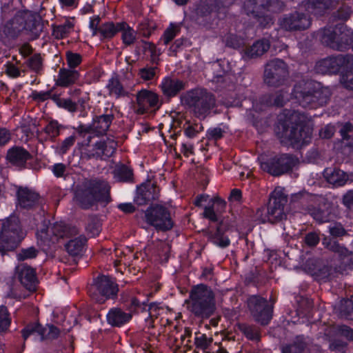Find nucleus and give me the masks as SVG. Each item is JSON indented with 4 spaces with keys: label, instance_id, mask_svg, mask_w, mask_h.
<instances>
[{
    "label": "nucleus",
    "instance_id": "30",
    "mask_svg": "<svg viewBox=\"0 0 353 353\" xmlns=\"http://www.w3.org/2000/svg\"><path fill=\"white\" fill-rule=\"evenodd\" d=\"M212 205L205 208L203 216L212 221H217L216 212H221L225 208V202L219 197H214L212 199Z\"/></svg>",
    "mask_w": 353,
    "mask_h": 353
},
{
    "label": "nucleus",
    "instance_id": "54",
    "mask_svg": "<svg viewBox=\"0 0 353 353\" xmlns=\"http://www.w3.org/2000/svg\"><path fill=\"white\" fill-rule=\"evenodd\" d=\"M37 255V250L31 247L28 249L21 250L20 253L17 254V258L20 261H23L28 259H32L36 257Z\"/></svg>",
    "mask_w": 353,
    "mask_h": 353
},
{
    "label": "nucleus",
    "instance_id": "56",
    "mask_svg": "<svg viewBox=\"0 0 353 353\" xmlns=\"http://www.w3.org/2000/svg\"><path fill=\"white\" fill-rule=\"evenodd\" d=\"M285 102V97L283 93H276L270 97V100L267 101L268 105L283 106Z\"/></svg>",
    "mask_w": 353,
    "mask_h": 353
},
{
    "label": "nucleus",
    "instance_id": "40",
    "mask_svg": "<svg viewBox=\"0 0 353 353\" xmlns=\"http://www.w3.org/2000/svg\"><path fill=\"white\" fill-rule=\"evenodd\" d=\"M52 99L59 108H64L70 112L77 111V105L76 103L73 102L70 99H63L59 95L54 94L52 97Z\"/></svg>",
    "mask_w": 353,
    "mask_h": 353
},
{
    "label": "nucleus",
    "instance_id": "42",
    "mask_svg": "<svg viewBox=\"0 0 353 353\" xmlns=\"http://www.w3.org/2000/svg\"><path fill=\"white\" fill-rule=\"evenodd\" d=\"M203 130V127L201 123L186 121L184 124V134L190 139L195 137Z\"/></svg>",
    "mask_w": 353,
    "mask_h": 353
},
{
    "label": "nucleus",
    "instance_id": "61",
    "mask_svg": "<svg viewBox=\"0 0 353 353\" xmlns=\"http://www.w3.org/2000/svg\"><path fill=\"white\" fill-rule=\"evenodd\" d=\"M329 230L330 234L335 237L341 236L345 234V230L339 223H334L333 225L330 226Z\"/></svg>",
    "mask_w": 353,
    "mask_h": 353
},
{
    "label": "nucleus",
    "instance_id": "22",
    "mask_svg": "<svg viewBox=\"0 0 353 353\" xmlns=\"http://www.w3.org/2000/svg\"><path fill=\"white\" fill-rule=\"evenodd\" d=\"M117 143L108 139L107 141L97 142L94 147V152L89 154L90 157L108 158L115 152Z\"/></svg>",
    "mask_w": 353,
    "mask_h": 353
},
{
    "label": "nucleus",
    "instance_id": "2",
    "mask_svg": "<svg viewBox=\"0 0 353 353\" xmlns=\"http://www.w3.org/2000/svg\"><path fill=\"white\" fill-rule=\"evenodd\" d=\"M292 95L302 107L317 108L327 103L331 92L329 88L319 83L301 80L294 85Z\"/></svg>",
    "mask_w": 353,
    "mask_h": 353
},
{
    "label": "nucleus",
    "instance_id": "13",
    "mask_svg": "<svg viewBox=\"0 0 353 353\" xmlns=\"http://www.w3.org/2000/svg\"><path fill=\"white\" fill-rule=\"evenodd\" d=\"M353 65V58L350 55H338L330 57L318 61L315 69L321 74H336L344 71Z\"/></svg>",
    "mask_w": 353,
    "mask_h": 353
},
{
    "label": "nucleus",
    "instance_id": "52",
    "mask_svg": "<svg viewBox=\"0 0 353 353\" xmlns=\"http://www.w3.org/2000/svg\"><path fill=\"white\" fill-rule=\"evenodd\" d=\"M50 137L54 138L59 134V125L56 121H50L44 129Z\"/></svg>",
    "mask_w": 353,
    "mask_h": 353
},
{
    "label": "nucleus",
    "instance_id": "57",
    "mask_svg": "<svg viewBox=\"0 0 353 353\" xmlns=\"http://www.w3.org/2000/svg\"><path fill=\"white\" fill-rule=\"evenodd\" d=\"M75 142V137L70 136L67 137L61 143L59 148V151L61 154H65L69 148L74 145Z\"/></svg>",
    "mask_w": 353,
    "mask_h": 353
},
{
    "label": "nucleus",
    "instance_id": "29",
    "mask_svg": "<svg viewBox=\"0 0 353 353\" xmlns=\"http://www.w3.org/2000/svg\"><path fill=\"white\" fill-rule=\"evenodd\" d=\"M337 2L332 0H309L307 10L315 15H321L327 10L334 8Z\"/></svg>",
    "mask_w": 353,
    "mask_h": 353
},
{
    "label": "nucleus",
    "instance_id": "62",
    "mask_svg": "<svg viewBox=\"0 0 353 353\" xmlns=\"http://www.w3.org/2000/svg\"><path fill=\"white\" fill-rule=\"evenodd\" d=\"M347 343L341 341H334L330 345L332 351L343 353L346 349Z\"/></svg>",
    "mask_w": 353,
    "mask_h": 353
},
{
    "label": "nucleus",
    "instance_id": "23",
    "mask_svg": "<svg viewBox=\"0 0 353 353\" xmlns=\"http://www.w3.org/2000/svg\"><path fill=\"white\" fill-rule=\"evenodd\" d=\"M39 198L36 192L28 188H19L17 190V201L21 208H32L37 203Z\"/></svg>",
    "mask_w": 353,
    "mask_h": 353
},
{
    "label": "nucleus",
    "instance_id": "8",
    "mask_svg": "<svg viewBox=\"0 0 353 353\" xmlns=\"http://www.w3.org/2000/svg\"><path fill=\"white\" fill-rule=\"evenodd\" d=\"M279 6L277 0H248L244 9L248 14L255 17L261 26L267 27L273 23L272 16L267 12H275Z\"/></svg>",
    "mask_w": 353,
    "mask_h": 353
},
{
    "label": "nucleus",
    "instance_id": "15",
    "mask_svg": "<svg viewBox=\"0 0 353 353\" xmlns=\"http://www.w3.org/2000/svg\"><path fill=\"white\" fill-rule=\"evenodd\" d=\"M248 305L256 321L262 325L268 323L271 319V309L269 307L266 299L254 295L248 299Z\"/></svg>",
    "mask_w": 353,
    "mask_h": 353
},
{
    "label": "nucleus",
    "instance_id": "5",
    "mask_svg": "<svg viewBox=\"0 0 353 353\" xmlns=\"http://www.w3.org/2000/svg\"><path fill=\"white\" fill-rule=\"evenodd\" d=\"M189 310L196 316L208 319L215 310V299L212 290L207 285L201 284L192 288L190 296Z\"/></svg>",
    "mask_w": 353,
    "mask_h": 353
},
{
    "label": "nucleus",
    "instance_id": "41",
    "mask_svg": "<svg viewBox=\"0 0 353 353\" xmlns=\"http://www.w3.org/2000/svg\"><path fill=\"white\" fill-rule=\"evenodd\" d=\"M74 27L71 21H67L63 24L53 28V36L57 39H62L67 37Z\"/></svg>",
    "mask_w": 353,
    "mask_h": 353
},
{
    "label": "nucleus",
    "instance_id": "53",
    "mask_svg": "<svg viewBox=\"0 0 353 353\" xmlns=\"http://www.w3.org/2000/svg\"><path fill=\"white\" fill-rule=\"evenodd\" d=\"M170 250V245L166 242L160 241L157 245V254L162 259V260L167 261L168 258V253Z\"/></svg>",
    "mask_w": 353,
    "mask_h": 353
},
{
    "label": "nucleus",
    "instance_id": "7",
    "mask_svg": "<svg viewBox=\"0 0 353 353\" xmlns=\"http://www.w3.org/2000/svg\"><path fill=\"white\" fill-rule=\"evenodd\" d=\"M287 196L281 188H276L271 194L268 208L260 209L256 216L262 223H272L281 221L285 218L284 206L287 203Z\"/></svg>",
    "mask_w": 353,
    "mask_h": 353
},
{
    "label": "nucleus",
    "instance_id": "36",
    "mask_svg": "<svg viewBox=\"0 0 353 353\" xmlns=\"http://www.w3.org/2000/svg\"><path fill=\"white\" fill-rule=\"evenodd\" d=\"M113 119L112 114H103L97 117L92 123L93 130L96 131L99 134H103L105 132Z\"/></svg>",
    "mask_w": 353,
    "mask_h": 353
},
{
    "label": "nucleus",
    "instance_id": "33",
    "mask_svg": "<svg viewBox=\"0 0 353 353\" xmlns=\"http://www.w3.org/2000/svg\"><path fill=\"white\" fill-rule=\"evenodd\" d=\"M119 32H121V39L126 46L132 45L137 39V32L127 23H118Z\"/></svg>",
    "mask_w": 353,
    "mask_h": 353
},
{
    "label": "nucleus",
    "instance_id": "14",
    "mask_svg": "<svg viewBox=\"0 0 353 353\" xmlns=\"http://www.w3.org/2000/svg\"><path fill=\"white\" fill-rule=\"evenodd\" d=\"M299 161L289 154H282L268 161H261V167L273 176H279L292 170Z\"/></svg>",
    "mask_w": 353,
    "mask_h": 353
},
{
    "label": "nucleus",
    "instance_id": "28",
    "mask_svg": "<svg viewBox=\"0 0 353 353\" xmlns=\"http://www.w3.org/2000/svg\"><path fill=\"white\" fill-rule=\"evenodd\" d=\"M79 78V73L75 69L61 68L59 71L56 85L68 87L75 83Z\"/></svg>",
    "mask_w": 353,
    "mask_h": 353
},
{
    "label": "nucleus",
    "instance_id": "26",
    "mask_svg": "<svg viewBox=\"0 0 353 353\" xmlns=\"http://www.w3.org/2000/svg\"><path fill=\"white\" fill-rule=\"evenodd\" d=\"M30 158V153L21 147H12L7 152L6 159L13 165L22 167Z\"/></svg>",
    "mask_w": 353,
    "mask_h": 353
},
{
    "label": "nucleus",
    "instance_id": "60",
    "mask_svg": "<svg viewBox=\"0 0 353 353\" xmlns=\"http://www.w3.org/2000/svg\"><path fill=\"white\" fill-rule=\"evenodd\" d=\"M52 96L51 91H34L32 94V98L38 101H44L50 98L52 99Z\"/></svg>",
    "mask_w": 353,
    "mask_h": 353
},
{
    "label": "nucleus",
    "instance_id": "31",
    "mask_svg": "<svg viewBox=\"0 0 353 353\" xmlns=\"http://www.w3.org/2000/svg\"><path fill=\"white\" fill-rule=\"evenodd\" d=\"M324 176L328 183L337 186L343 185L347 181L346 174L337 168H326Z\"/></svg>",
    "mask_w": 353,
    "mask_h": 353
},
{
    "label": "nucleus",
    "instance_id": "43",
    "mask_svg": "<svg viewBox=\"0 0 353 353\" xmlns=\"http://www.w3.org/2000/svg\"><path fill=\"white\" fill-rule=\"evenodd\" d=\"M305 347V343L302 339L297 338L292 343L283 347V353H303Z\"/></svg>",
    "mask_w": 353,
    "mask_h": 353
},
{
    "label": "nucleus",
    "instance_id": "47",
    "mask_svg": "<svg viewBox=\"0 0 353 353\" xmlns=\"http://www.w3.org/2000/svg\"><path fill=\"white\" fill-rule=\"evenodd\" d=\"M323 243L325 245V247L330 250V251L339 254L340 256H346L347 254V250L339 245L337 242H326V239H325Z\"/></svg>",
    "mask_w": 353,
    "mask_h": 353
},
{
    "label": "nucleus",
    "instance_id": "19",
    "mask_svg": "<svg viewBox=\"0 0 353 353\" xmlns=\"http://www.w3.org/2000/svg\"><path fill=\"white\" fill-rule=\"evenodd\" d=\"M37 334L41 336V339H56L59 335V330L52 325H46V327H41L40 325H29L22 331V335L25 340L31 334Z\"/></svg>",
    "mask_w": 353,
    "mask_h": 353
},
{
    "label": "nucleus",
    "instance_id": "48",
    "mask_svg": "<svg viewBox=\"0 0 353 353\" xmlns=\"http://www.w3.org/2000/svg\"><path fill=\"white\" fill-rule=\"evenodd\" d=\"M86 229L92 236L98 235L101 230L100 221L97 218L90 219L87 225Z\"/></svg>",
    "mask_w": 353,
    "mask_h": 353
},
{
    "label": "nucleus",
    "instance_id": "18",
    "mask_svg": "<svg viewBox=\"0 0 353 353\" xmlns=\"http://www.w3.org/2000/svg\"><path fill=\"white\" fill-rule=\"evenodd\" d=\"M159 190L154 183L147 181L138 187L134 202L139 205H146L159 198Z\"/></svg>",
    "mask_w": 353,
    "mask_h": 353
},
{
    "label": "nucleus",
    "instance_id": "63",
    "mask_svg": "<svg viewBox=\"0 0 353 353\" xmlns=\"http://www.w3.org/2000/svg\"><path fill=\"white\" fill-rule=\"evenodd\" d=\"M207 134L210 139L217 140L223 137V130L219 127L210 128L208 130Z\"/></svg>",
    "mask_w": 353,
    "mask_h": 353
},
{
    "label": "nucleus",
    "instance_id": "27",
    "mask_svg": "<svg viewBox=\"0 0 353 353\" xmlns=\"http://www.w3.org/2000/svg\"><path fill=\"white\" fill-rule=\"evenodd\" d=\"M108 323L112 326L121 327L128 323L132 319V314L125 312L119 307L110 310L106 315Z\"/></svg>",
    "mask_w": 353,
    "mask_h": 353
},
{
    "label": "nucleus",
    "instance_id": "39",
    "mask_svg": "<svg viewBox=\"0 0 353 353\" xmlns=\"http://www.w3.org/2000/svg\"><path fill=\"white\" fill-rule=\"evenodd\" d=\"M114 178L120 181H129L132 178V172L123 165H117L114 170Z\"/></svg>",
    "mask_w": 353,
    "mask_h": 353
},
{
    "label": "nucleus",
    "instance_id": "32",
    "mask_svg": "<svg viewBox=\"0 0 353 353\" xmlns=\"http://www.w3.org/2000/svg\"><path fill=\"white\" fill-rule=\"evenodd\" d=\"M65 244L67 252L72 256H77L82 253L85 245L87 239L83 235L78 236H73Z\"/></svg>",
    "mask_w": 353,
    "mask_h": 353
},
{
    "label": "nucleus",
    "instance_id": "34",
    "mask_svg": "<svg viewBox=\"0 0 353 353\" xmlns=\"http://www.w3.org/2000/svg\"><path fill=\"white\" fill-rule=\"evenodd\" d=\"M208 238L211 243L221 248H227L230 243L229 237L225 234L221 228H218L214 232H209Z\"/></svg>",
    "mask_w": 353,
    "mask_h": 353
},
{
    "label": "nucleus",
    "instance_id": "51",
    "mask_svg": "<svg viewBox=\"0 0 353 353\" xmlns=\"http://www.w3.org/2000/svg\"><path fill=\"white\" fill-rule=\"evenodd\" d=\"M10 320L8 316L7 308L0 306V331L6 330L10 325Z\"/></svg>",
    "mask_w": 353,
    "mask_h": 353
},
{
    "label": "nucleus",
    "instance_id": "49",
    "mask_svg": "<svg viewBox=\"0 0 353 353\" xmlns=\"http://www.w3.org/2000/svg\"><path fill=\"white\" fill-rule=\"evenodd\" d=\"M157 68L156 67H145L139 71V76L143 81H150L156 76Z\"/></svg>",
    "mask_w": 353,
    "mask_h": 353
},
{
    "label": "nucleus",
    "instance_id": "4",
    "mask_svg": "<svg viewBox=\"0 0 353 353\" xmlns=\"http://www.w3.org/2000/svg\"><path fill=\"white\" fill-rule=\"evenodd\" d=\"M181 99L189 111L199 119H205L216 104L214 96L203 88L190 90L185 92Z\"/></svg>",
    "mask_w": 353,
    "mask_h": 353
},
{
    "label": "nucleus",
    "instance_id": "50",
    "mask_svg": "<svg viewBox=\"0 0 353 353\" xmlns=\"http://www.w3.org/2000/svg\"><path fill=\"white\" fill-rule=\"evenodd\" d=\"M66 59H67L68 65L70 68L69 69L75 68L77 66H78L81 63V62L82 61V59H81V57L80 54H77V53H72L71 52H68L66 53Z\"/></svg>",
    "mask_w": 353,
    "mask_h": 353
},
{
    "label": "nucleus",
    "instance_id": "58",
    "mask_svg": "<svg viewBox=\"0 0 353 353\" xmlns=\"http://www.w3.org/2000/svg\"><path fill=\"white\" fill-rule=\"evenodd\" d=\"M28 66L33 70L38 71L41 67V58L39 54H34L28 59Z\"/></svg>",
    "mask_w": 353,
    "mask_h": 353
},
{
    "label": "nucleus",
    "instance_id": "38",
    "mask_svg": "<svg viewBox=\"0 0 353 353\" xmlns=\"http://www.w3.org/2000/svg\"><path fill=\"white\" fill-rule=\"evenodd\" d=\"M312 216L319 223L328 222L334 218V214L332 213L330 208L325 205L323 208L314 210L312 212Z\"/></svg>",
    "mask_w": 353,
    "mask_h": 353
},
{
    "label": "nucleus",
    "instance_id": "11",
    "mask_svg": "<svg viewBox=\"0 0 353 353\" xmlns=\"http://www.w3.org/2000/svg\"><path fill=\"white\" fill-rule=\"evenodd\" d=\"M288 76V66L281 59H272L265 66L264 81L270 86L276 87L282 85Z\"/></svg>",
    "mask_w": 353,
    "mask_h": 353
},
{
    "label": "nucleus",
    "instance_id": "46",
    "mask_svg": "<svg viewBox=\"0 0 353 353\" xmlns=\"http://www.w3.org/2000/svg\"><path fill=\"white\" fill-rule=\"evenodd\" d=\"M239 329L248 339L258 340L259 339L258 330L254 327L242 324L239 325Z\"/></svg>",
    "mask_w": 353,
    "mask_h": 353
},
{
    "label": "nucleus",
    "instance_id": "10",
    "mask_svg": "<svg viewBox=\"0 0 353 353\" xmlns=\"http://www.w3.org/2000/svg\"><path fill=\"white\" fill-rule=\"evenodd\" d=\"M118 292L117 285L107 276H98L90 289L92 299L96 302L103 303L106 299L113 298Z\"/></svg>",
    "mask_w": 353,
    "mask_h": 353
},
{
    "label": "nucleus",
    "instance_id": "9",
    "mask_svg": "<svg viewBox=\"0 0 353 353\" xmlns=\"http://www.w3.org/2000/svg\"><path fill=\"white\" fill-rule=\"evenodd\" d=\"M321 42L338 50H343L352 41L353 33L347 30L344 26L336 27L334 29H324L320 32Z\"/></svg>",
    "mask_w": 353,
    "mask_h": 353
},
{
    "label": "nucleus",
    "instance_id": "35",
    "mask_svg": "<svg viewBox=\"0 0 353 353\" xmlns=\"http://www.w3.org/2000/svg\"><path fill=\"white\" fill-rule=\"evenodd\" d=\"M213 338L208 336L205 334H196L194 338V345L196 348L201 350L204 353H211Z\"/></svg>",
    "mask_w": 353,
    "mask_h": 353
},
{
    "label": "nucleus",
    "instance_id": "21",
    "mask_svg": "<svg viewBox=\"0 0 353 353\" xmlns=\"http://www.w3.org/2000/svg\"><path fill=\"white\" fill-rule=\"evenodd\" d=\"M17 272L21 284L29 290H34L36 274L33 268L26 264L17 266Z\"/></svg>",
    "mask_w": 353,
    "mask_h": 353
},
{
    "label": "nucleus",
    "instance_id": "1",
    "mask_svg": "<svg viewBox=\"0 0 353 353\" xmlns=\"http://www.w3.org/2000/svg\"><path fill=\"white\" fill-rule=\"evenodd\" d=\"M74 199L85 210L105 207L111 201L110 186L108 181L100 179L85 180L77 187Z\"/></svg>",
    "mask_w": 353,
    "mask_h": 353
},
{
    "label": "nucleus",
    "instance_id": "20",
    "mask_svg": "<svg viewBox=\"0 0 353 353\" xmlns=\"http://www.w3.org/2000/svg\"><path fill=\"white\" fill-rule=\"evenodd\" d=\"M138 108L136 112L139 114L145 113L150 108L156 107L159 103L158 95L148 90H142L137 94Z\"/></svg>",
    "mask_w": 353,
    "mask_h": 353
},
{
    "label": "nucleus",
    "instance_id": "45",
    "mask_svg": "<svg viewBox=\"0 0 353 353\" xmlns=\"http://www.w3.org/2000/svg\"><path fill=\"white\" fill-rule=\"evenodd\" d=\"M108 88L111 94L115 95L117 97L123 96L125 94V90L120 83V82L116 79H112L109 81L108 84Z\"/></svg>",
    "mask_w": 353,
    "mask_h": 353
},
{
    "label": "nucleus",
    "instance_id": "44",
    "mask_svg": "<svg viewBox=\"0 0 353 353\" xmlns=\"http://www.w3.org/2000/svg\"><path fill=\"white\" fill-rule=\"evenodd\" d=\"M179 31V27L177 25L171 23L164 31L161 40L165 45H168L176 35Z\"/></svg>",
    "mask_w": 353,
    "mask_h": 353
},
{
    "label": "nucleus",
    "instance_id": "6",
    "mask_svg": "<svg viewBox=\"0 0 353 353\" xmlns=\"http://www.w3.org/2000/svg\"><path fill=\"white\" fill-rule=\"evenodd\" d=\"M24 236L17 216H10L3 221L0 233V252L14 250Z\"/></svg>",
    "mask_w": 353,
    "mask_h": 353
},
{
    "label": "nucleus",
    "instance_id": "64",
    "mask_svg": "<svg viewBox=\"0 0 353 353\" xmlns=\"http://www.w3.org/2000/svg\"><path fill=\"white\" fill-rule=\"evenodd\" d=\"M335 128L333 125H327L323 129L321 130L319 135L323 139H330L334 134Z\"/></svg>",
    "mask_w": 353,
    "mask_h": 353
},
{
    "label": "nucleus",
    "instance_id": "3",
    "mask_svg": "<svg viewBox=\"0 0 353 353\" xmlns=\"http://www.w3.org/2000/svg\"><path fill=\"white\" fill-rule=\"evenodd\" d=\"M281 137L292 144L307 143L312 136V128L307 125V117L297 111H285Z\"/></svg>",
    "mask_w": 353,
    "mask_h": 353
},
{
    "label": "nucleus",
    "instance_id": "16",
    "mask_svg": "<svg viewBox=\"0 0 353 353\" xmlns=\"http://www.w3.org/2000/svg\"><path fill=\"white\" fill-rule=\"evenodd\" d=\"M78 234L76 227L68 226L63 222L50 225L45 230L41 231V237L52 242L57 241L59 238L72 237Z\"/></svg>",
    "mask_w": 353,
    "mask_h": 353
},
{
    "label": "nucleus",
    "instance_id": "24",
    "mask_svg": "<svg viewBox=\"0 0 353 353\" xmlns=\"http://www.w3.org/2000/svg\"><path fill=\"white\" fill-rule=\"evenodd\" d=\"M160 88L165 96L172 97L185 88V83L177 79L165 77L163 79Z\"/></svg>",
    "mask_w": 353,
    "mask_h": 353
},
{
    "label": "nucleus",
    "instance_id": "25",
    "mask_svg": "<svg viewBox=\"0 0 353 353\" xmlns=\"http://www.w3.org/2000/svg\"><path fill=\"white\" fill-rule=\"evenodd\" d=\"M270 43L267 39H260L246 48L243 54L245 59H254L263 55L270 48Z\"/></svg>",
    "mask_w": 353,
    "mask_h": 353
},
{
    "label": "nucleus",
    "instance_id": "12",
    "mask_svg": "<svg viewBox=\"0 0 353 353\" xmlns=\"http://www.w3.org/2000/svg\"><path fill=\"white\" fill-rule=\"evenodd\" d=\"M145 220L148 223L160 230H169L173 227L169 211L161 205L149 207L145 212Z\"/></svg>",
    "mask_w": 353,
    "mask_h": 353
},
{
    "label": "nucleus",
    "instance_id": "59",
    "mask_svg": "<svg viewBox=\"0 0 353 353\" xmlns=\"http://www.w3.org/2000/svg\"><path fill=\"white\" fill-rule=\"evenodd\" d=\"M338 334L344 336L349 341H353V329L346 325H339L337 328Z\"/></svg>",
    "mask_w": 353,
    "mask_h": 353
},
{
    "label": "nucleus",
    "instance_id": "37",
    "mask_svg": "<svg viewBox=\"0 0 353 353\" xmlns=\"http://www.w3.org/2000/svg\"><path fill=\"white\" fill-rule=\"evenodd\" d=\"M119 32L118 23L108 22L99 27L98 34L101 39H110Z\"/></svg>",
    "mask_w": 353,
    "mask_h": 353
},
{
    "label": "nucleus",
    "instance_id": "55",
    "mask_svg": "<svg viewBox=\"0 0 353 353\" xmlns=\"http://www.w3.org/2000/svg\"><path fill=\"white\" fill-rule=\"evenodd\" d=\"M341 83L347 89L353 90V70L347 71L341 78Z\"/></svg>",
    "mask_w": 353,
    "mask_h": 353
},
{
    "label": "nucleus",
    "instance_id": "17",
    "mask_svg": "<svg viewBox=\"0 0 353 353\" xmlns=\"http://www.w3.org/2000/svg\"><path fill=\"white\" fill-rule=\"evenodd\" d=\"M311 21L305 14L295 12L285 15L280 20V26L286 30H305L310 27Z\"/></svg>",
    "mask_w": 353,
    "mask_h": 353
}]
</instances>
